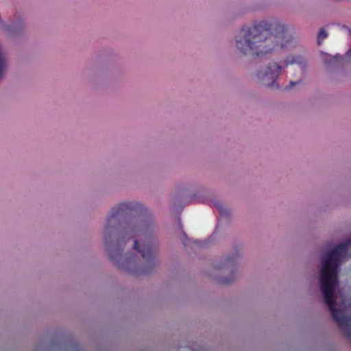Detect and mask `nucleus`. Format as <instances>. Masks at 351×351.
Segmentation results:
<instances>
[{
	"label": "nucleus",
	"mask_w": 351,
	"mask_h": 351,
	"mask_svg": "<svg viewBox=\"0 0 351 351\" xmlns=\"http://www.w3.org/2000/svg\"><path fill=\"white\" fill-rule=\"evenodd\" d=\"M147 210L137 202H125L112 208L111 213L107 217V223L104 228V239L108 245V239L114 229L122 222L123 242L130 238L134 240V249L138 252L144 263L139 268L136 266L135 258L130 256L125 257L123 250L112 249L109 250L110 258L122 269L139 274H149L156 266V245L154 242L152 232L154 226Z\"/></svg>",
	"instance_id": "nucleus-1"
},
{
	"label": "nucleus",
	"mask_w": 351,
	"mask_h": 351,
	"mask_svg": "<svg viewBox=\"0 0 351 351\" xmlns=\"http://www.w3.org/2000/svg\"><path fill=\"white\" fill-rule=\"evenodd\" d=\"M292 36L278 21H263L250 27H243L236 39L238 50L244 55L259 56L289 46Z\"/></svg>",
	"instance_id": "nucleus-2"
},
{
	"label": "nucleus",
	"mask_w": 351,
	"mask_h": 351,
	"mask_svg": "<svg viewBox=\"0 0 351 351\" xmlns=\"http://www.w3.org/2000/svg\"><path fill=\"white\" fill-rule=\"evenodd\" d=\"M351 257V239L337 244L333 249L322 256L321 259V291L328 306L331 315L346 335L351 339V329L349 328L351 317L345 316L344 312L335 308L336 301L334 291L338 284L337 270L342 260Z\"/></svg>",
	"instance_id": "nucleus-3"
},
{
	"label": "nucleus",
	"mask_w": 351,
	"mask_h": 351,
	"mask_svg": "<svg viewBox=\"0 0 351 351\" xmlns=\"http://www.w3.org/2000/svg\"><path fill=\"white\" fill-rule=\"evenodd\" d=\"M293 64L298 66L297 73L294 74V79L290 80L289 86L285 87L286 90L291 89L295 86L300 84L305 76L306 64L304 58L300 55L287 56L282 62V66L279 65L276 62L269 63L266 67L258 71L256 74L257 78L264 86L278 88L279 86L277 80L282 67Z\"/></svg>",
	"instance_id": "nucleus-4"
},
{
	"label": "nucleus",
	"mask_w": 351,
	"mask_h": 351,
	"mask_svg": "<svg viewBox=\"0 0 351 351\" xmlns=\"http://www.w3.org/2000/svg\"><path fill=\"white\" fill-rule=\"evenodd\" d=\"M328 36L327 32L325 31L324 28L322 27L318 32L317 35V44L319 45H321V43L322 40L325 38H326Z\"/></svg>",
	"instance_id": "nucleus-5"
},
{
	"label": "nucleus",
	"mask_w": 351,
	"mask_h": 351,
	"mask_svg": "<svg viewBox=\"0 0 351 351\" xmlns=\"http://www.w3.org/2000/svg\"><path fill=\"white\" fill-rule=\"evenodd\" d=\"M216 206L217 207L219 213L221 215H225L226 214V210L223 208V206L220 204H217Z\"/></svg>",
	"instance_id": "nucleus-6"
},
{
	"label": "nucleus",
	"mask_w": 351,
	"mask_h": 351,
	"mask_svg": "<svg viewBox=\"0 0 351 351\" xmlns=\"http://www.w3.org/2000/svg\"><path fill=\"white\" fill-rule=\"evenodd\" d=\"M233 262V258L228 257L226 261V265H229L230 263Z\"/></svg>",
	"instance_id": "nucleus-7"
},
{
	"label": "nucleus",
	"mask_w": 351,
	"mask_h": 351,
	"mask_svg": "<svg viewBox=\"0 0 351 351\" xmlns=\"http://www.w3.org/2000/svg\"><path fill=\"white\" fill-rule=\"evenodd\" d=\"M232 280H233V279H230V280L224 279V280H221V283H223V284H228V283L231 282Z\"/></svg>",
	"instance_id": "nucleus-8"
}]
</instances>
